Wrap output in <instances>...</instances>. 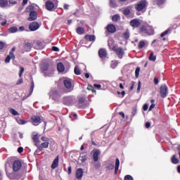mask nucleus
I'll return each mask as SVG.
<instances>
[{
  "label": "nucleus",
  "mask_w": 180,
  "mask_h": 180,
  "mask_svg": "<svg viewBox=\"0 0 180 180\" xmlns=\"http://www.w3.org/2000/svg\"><path fill=\"white\" fill-rule=\"evenodd\" d=\"M158 6H161L163 4H165V0H157Z\"/></svg>",
  "instance_id": "obj_50"
},
{
  "label": "nucleus",
  "mask_w": 180,
  "mask_h": 180,
  "mask_svg": "<svg viewBox=\"0 0 180 180\" xmlns=\"http://www.w3.org/2000/svg\"><path fill=\"white\" fill-rule=\"evenodd\" d=\"M94 88H96L97 89L102 88V86L101 84H94Z\"/></svg>",
  "instance_id": "obj_60"
},
{
  "label": "nucleus",
  "mask_w": 180,
  "mask_h": 180,
  "mask_svg": "<svg viewBox=\"0 0 180 180\" xmlns=\"http://www.w3.org/2000/svg\"><path fill=\"white\" fill-rule=\"evenodd\" d=\"M87 89H88L89 91H91L93 92V94L96 92V91L95 89H94V86H89H89H87Z\"/></svg>",
  "instance_id": "obj_56"
},
{
  "label": "nucleus",
  "mask_w": 180,
  "mask_h": 180,
  "mask_svg": "<svg viewBox=\"0 0 180 180\" xmlns=\"http://www.w3.org/2000/svg\"><path fill=\"white\" fill-rule=\"evenodd\" d=\"M15 50H16V48L13 47L10 51L9 54L7 56V57L5 59V63H6V64L11 63V60H15V57L13 53H15Z\"/></svg>",
  "instance_id": "obj_5"
},
{
  "label": "nucleus",
  "mask_w": 180,
  "mask_h": 180,
  "mask_svg": "<svg viewBox=\"0 0 180 180\" xmlns=\"http://www.w3.org/2000/svg\"><path fill=\"white\" fill-rule=\"evenodd\" d=\"M35 147H37V149L35 150L34 154V155H39V153H40V151H41L44 148L41 145H39V143H37V145H35Z\"/></svg>",
  "instance_id": "obj_28"
},
{
  "label": "nucleus",
  "mask_w": 180,
  "mask_h": 180,
  "mask_svg": "<svg viewBox=\"0 0 180 180\" xmlns=\"http://www.w3.org/2000/svg\"><path fill=\"white\" fill-rule=\"evenodd\" d=\"M93 164H94V167H95L96 169H101V162L96 161V162H94Z\"/></svg>",
  "instance_id": "obj_39"
},
{
  "label": "nucleus",
  "mask_w": 180,
  "mask_h": 180,
  "mask_svg": "<svg viewBox=\"0 0 180 180\" xmlns=\"http://www.w3.org/2000/svg\"><path fill=\"white\" fill-rule=\"evenodd\" d=\"M44 77H53L54 75V72L51 71V72H44Z\"/></svg>",
  "instance_id": "obj_43"
},
{
  "label": "nucleus",
  "mask_w": 180,
  "mask_h": 180,
  "mask_svg": "<svg viewBox=\"0 0 180 180\" xmlns=\"http://www.w3.org/2000/svg\"><path fill=\"white\" fill-rule=\"evenodd\" d=\"M0 22H1V26H5V25H6L8 22V20H6V16H4L1 14H0Z\"/></svg>",
  "instance_id": "obj_26"
},
{
  "label": "nucleus",
  "mask_w": 180,
  "mask_h": 180,
  "mask_svg": "<svg viewBox=\"0 0 180 180\" xmlns=\"http://www.w3.org/2000/svg\"><path fill=\"white\" fill-rule=\"evenodd\" d=\"M33 89H34V82L32 79L29 96L33 94Z\"/></svg>",
  "instance_id": "obj_36"
},
{
  "label": "nucleus",
  "mask_w": 180,
  "mask_h": 180,
  "mask_svg": "<svg viewBox=\"0 0 180 180\" xmlns=\"http://www.w3.org/2000/svg\"><path fill=\"white\" fill-rule=\"evenodd\" d=\"M84 39L88 41H95L96 37H95V35L87 34L84 37Z\"/></svg>",
  "instance_id": "obj_24"
},
{
  "label": "nucleus",
  "mask_w": 180,
  "mask_h": 180,
  "mask_svg": "<svg viewBox=\"0 0 180 180\" xmlns=\"http://www.w3.org/2000/svg\"><path fill=\"white\" fill-rule=\"evenodd\" d=\"M41 141H44V143L48 142L49 141V138L46 137V136H41Z\"/></svg>",
  "instance_id": "obj_57"
},
{
  "label": "nucleus",
  "mask_w": 180,
  "mask_h": 180,
  "mask_svg": "<svg viewBox=\"0 0 180 180\" xmlns=\"http://www.w3.org/2000/svg\"><path fill=\"white\" fill-rule=\"evenodd\" d=\"M110 6H116V4H115V0H110Z\"/></svg>",
  "instance_id": "obj_59"
},
{
  "label": "nucleus",
  "mask_w": 180,
  "mask_h": 180,
  "mask_svg": "<svg viewBox=\"0 0 180 180\" xmlns=\"http://www.w3.org/2000/svg\"><path fill=\"white\" fill-rule=\"evenodd\" d=\"M171 32V29L168 28L167 30H166L165 32H163L161 34L160 37H165V36H167V34Z\"/></svg>",
  "instance_id": "obj_44"
},
{
  "label": "nucleus",
  "mask_w": 180,
  "mask_h": 180,
  "mask_svg": "<svg viewBox=\"0 0 180 180\" xmlns=\"http://www.w3.org/2000/svg\"><path fill=\"white\" fill-rule=\"evenodd\" d=\"M79 160H80L82 162H85V161H86V155H84V153H81L79 158Z\"/></svg>",
  "instance_id": "obj_35"
},
{
  "label": "nucleus",
  "mask_w": 180,
  "mask_h": 180,
  "mask_svg": "<svg viewBox=\"0 0 180 180\" xmlns=\"http://www.w3.org/2000/svg\"><path fill=\"white\" fill-rule=\"evenodd\" d=\"M131 9H133V6H129L126 7L123 11L124 16H129L130 15Z\"/></svg>",
  "instance_id": "obj_21"
},
{
  "label": "nucleus",
  "mask_w": 180,
  "mask_h": 180,
  "mask_svg": "<svg viewBox=\"0 0 180 180\" xmlns=\"http://www.w3.org/2000/svg\"><path fill=\"white\" fill-rule=\"evenodd\" d=\"M141 89V82L139 81L138 83V87H137V90H136L137 94H140Z\"/></svg>",
  "instance_id": "obj_53"
},
{
  "label": "nucleus",
  "mask_w": 180,
  "mask_h": 180,
  "mask_svg": "<svg viewBox=\"0 0 180 180\" xmlns=\"http://www.w3.org/2000/svg\"><path fill=\"white\" fill-rule=\"evenodd\" d=\"M17 122H18V124H26V121H25V120L18 119V120H17Z\"/></svg>",
  "instance_id": "obj_52"
},
{
  "label": "nucleus",
  "mask_w": 180,
  "mask_h": 180,
  "mask_svg": "<svg viewBox=\"0 0 180 180\" xmlns=\"http://www.w3.org/2000/svg\"><path fill=\"white\" fill-rule=\"evenodd\" d=\"M32 50V44L30 42H27L22 47V53H26L27 51H30Z\"/></svg>",
  "instance_id": "obj_12"
},
{
  "label": "nucleus",
  "mask_w": 180,
  "mask_h": 180,
  "mask_svg": "<svg viewBox=\"0 0 180 180\" xmlns=\"http://www.w3.org/2000/svg\"><path fill=\"white\" fill-rule=\"evenodd\" d=\"M1 8H6L8 6V0H0Z\"/></svg>",
  "instance_id": "obj_31"
},
{
  "label": "nucleus",
  "mask_w": 180,
  "mask_h": 180,
  "mask_svg": "<svg viewBox=\"0 0 180 180\" xmlns=\"http://www.w3.org/2000/svg\"><path fill=\"white\" fill-rule=\"evenodd\" d=\"M5 169H6V172L7 174V175H10L11 174V170L12 169V167H11V164L9 163H6V167H5Z\"/></svg>",
  "instance_id": "obj_30"
},
{
  "label": "nucleus",
  "mask_w": 180,
  "mask_h": 180,
  "mask_svg": "<svg viewBox=\"0 0 180 180\" xmlns=\"http://www.w3.org/2000/svg\"><path fill=\"white\" fill-rule=\"evenodd\" d=\"M18 28L17 27H11L10 28H8V32L9 33H16L18 32Z\"/></svg>",
  "instance_id": "obj_34"
},
{
  "label": "nucleus",
  "mask_w": 180,
  "mask_h": 180,
  "mask_svg": "<svg viewBox=\"0 0 180 180\" xmlns=\"http://www.w3.org/2000/svg\"><path fill=\"white\" fill-rule=\"evenodd\" d=\"M129 23L134 29L139 27L141 25V22L138 19L131 20Z\"/></svg>",
  "instance_id": "obj_13"
},
{
  "label": "nucleus",
  "mask_w": 180,
  "mask_h": 180,
  "mask_svg": "<svg viewBox=\"0 0 180 180\" xmlns=\"http://www.w3.org/2000/svg\"><path fill=\"white\" fill-rule=\"evenodd\" d=\"M120 165V160H119V158H117L115 160V174H117V172L119 171V167Z\"/></svg>",
  "instance_id": "obj_29"
},
{
  "label": "nucleus",
  "mask_w": 180,
  "mask_h": 180,
  "mask_svg": "<svg viewBox=\"0 0 180 180\" xmlns=\"http://www.w3.org/2000/svg\"><path fill=\"white\" fill-rule=\"evenodd\" d=\"M49 67H50V65L47 62H42L40 64V68L41 71H43V72H44L45 71H47V70H49Z\"/></svg>",
  "instance_id": "obj_18"
},
{
  "label": "nucleus",
  "mask_w": 180,
  "mask_h": 180,
  "mask_svg": "<svg viewBox=\"0 0 180 180\" xmlns=\"http://www.w3.org/2000/svg\"><path fill=\"white\" fill-rule=\"evenodd\" d=\"M160 92L161 98H167L168 95V86H167V84H162L160 86Z\"/></svg>",
  "instance_id": "obj_6"
},
{
  "label": "nucleus",
  "mask_w": 180,
  "mask_h": 180,
  "mask_svg": "<svg viewBox=\"0 0 180 180\" xmlns=\"http://www.w3.org/2000/svg\"><path fill=\"white\" fill-rule=\"evenodd\" d=\"M32 140L34 142V146H37V144L40 143V135L39 134L33 135Z\"/></svg>",
  "instance_id": "obj_20"
},
{
  "label": "nucleus",
  "mask_w": 180,
  "mask_h": 180,
  "mask_svg": "<svg viewBox=\"0 0 180 180\" xmlns=\"http://www.w3.org/2000/svg\"><path fill=\"white\" fill-rule=\"evenodd\" d=\"M13 171L14 172H18L22 168V162L19 160H15L13 163Z\"/></svg>",
  "instance_id": "obj_7"
},
{
  "label": "nucleus",
  "mask_w": 180,
  "mask_h": 180,
  "mask_svg": "<svg viewBox=\"0 0 180 180\" xmlns=\"http://www.w3.org/2000/svg\"><path fill=\"white\" fill-rule=\"evenodd\" d=\"M146 44H147V41H141L139 43L138 47L139 49H143L146 46Z\"/></svg>",
  "instance_id": "obj_33"
},
{
  "label": "nucleus",
  "mask_w": 180,
  "mask_h": 180,
  "mask_svg": "<svg viewBox=\"0 0 180 180\" xmlns=\"http://www.w3.org/2000/svg\"><path fill=\"white\" fill-rule=\"evenodd\" d=\"M31 120L34 126H39L41 123V118L37 115L32 116Z\"/></svg>",
  "instance_id": "obj_9"
},
{
  "label": "nucleus",
  "mask_w": 180,
  "mask_h": 180,
  "mask_svg": "<svg viewBox=\"0 0 180 180\" xmlns=\"http://www.w3.org/2000/svg\"><path fill=\"white\" fill-rule=\"evenodd\" d=\"M141 32H143L144 33H146V34H148V36H151L154 34V29L150 25H143L141 29Z\"/></svg>",
  "instance_id": "obj_3"
},
{
  "label": "nucleus",
  "mask_w": 180,
  "mask_h": 180,
  "mask_svg": "<svg viewBox=\"0 0 180 180\" xmlns=\"http://www.w3.org/2000/svg\"><path fill=\"white\" fill-rule=\"evenodd\" d=\"M57 68L59 72H64V70H65V67H64V64H63V63H58Z\"/></svg>",
  "instance_id": "obj_25"
},
{
  "label": "nucleus",
  "mask_w": 180,
  "mask_h": 180,
  "mask_svg": "<svg viewBox=\"0 0 180 180\" xmlns=\"http://www.w3.org/2000/svg\"><path fill=\"white\" fill-rule=\"evenodd\" d=\"M36 19H37V12L31 11L27 20H29V22H33V20H36Z\"/></svg>",
  "instance_id": "obj_14"
},
{
  "label": "nucleus",
  "mask_w": 180,
  "mask_h": 180,
  "mask_svg": "<svg viewBox=\"0 0 180 180\" xmlns=\"http://www.w3.org/2000/svg\"><path fill=\"white\" fill-rule=\"evenodd\" d=\"M119 19H120V16H119V15H115L112 18V22H117Z\"/></svg>",
  "instance_id": "obj_45"
},
{
  "label": "nucleus",
  "mask_w": 180,
  "mask_h": 180,
  "mask_svg": "<svg viewBox=\"0 0 180 180\" xmlns=\"http://www.w3.org/2000/svg\"><path fill=\"white\" fill-rule=\"evenodd\" d=\"M172 162L173 164H178V162H179V160L178 158H176V156L175 155H174L172 157Z\"/></svg>",
  "instance_id": "obj_40"
},
{
  "label": "nucleus",
  "mask_w": 180,
  "mask_h": 180,
  "mask_svg": "<svg viewBox=\"0 0 180 180\" xmlns=\"http://www.w3.org/2000/svg\"><path fill=\"white\" fill-rule=\"evenodd\" d=\"M8 2L11 5H16V4H18L15 0H9Z\"/></svg>",
  "instance_id": "obj_58"
},
{
  "label": "nucleus",
  "mask_w": 180,
  "mask_h": 180,
  "mask_svg": "<svg viewBox=\"0 0 180 180\" xmlns=\"http://www.w3.org/2000/svg\"><path fill=\"white\" fill-rule=\"evenodd\" d=\"M61 96H63V93L57 90H52L50 92V98L55 102H60V101L61 100Z\"/></svg>",
  "instance_id": "obj_1"
},
{
  "label": "nucleus",
  "mask_w": 180,
  "mask_h": 180,
  "mask_svg": "<svg viewBox=\"0 0 180 180\" xmlns=\"http://www.w3.org/2000/svg\"><path fill=\"white\" fill-rule=\"evenodd\" d=\"M117 64H119V63L117 60L112 61L110 64L111 68H112V70H115V68L117 67Z\"/></svg>",
  "instance_id": "obj_37"
},
{
  "label": "nucleus",
  "mask_w": 180,
  "mask_h": 180,
  "mask_svg": "<svg viewBox=\"0 0 180 180\" xmlns=\"http://www.w3.org/2000/svg\"><path fill=\"white\" fill-rule=\"evenodd\" d=\"M84 175V170L82 168H79L76 170V178L77 179H82Z\"/></svg>",
  "instance_id": "obj_17"
},
{
  "label": "nucleus",
  "mask_w": 180,
  "mask_h": 180,
  "mask_svg": "<svg viewBox=\"0 0 180 180\" xmlns=\"http://www.w3.org/2000/svg\"><path fill=\"white\" fill-rule=\"evenodd\" d=\"M130 37V32H129V30H127L126 32L123 34V38L125 39V40L129 39Z\"/></svg>",
  "instance_id": "obj_41"
},
{
  "label": "nucleus",
  "mask_w": 180,
  "mask_h": 180,
  "mask_svg": "<svg viewBox=\"0 0 180 180\" xmlns=\"http://www.w3.org/2000/svg\"><path fill=\"white\" fill-rule=\"evenodd\" d=\"M10 112L13 115V116H18V115H19V113L18 112V111H16L15 109L13 108H11L10 109Z\"/></svg>",
  "instance_id": "obj_46"
},
{
  "label": "nucleus",
  "mask_w": 180,
  "mask_h": 180,
  "mask_svg": "<svg viewBox=\"0 0 180 180\" xmlns=\"http://www.w3.org/2000/svg\"><path fill=\"white\" fill-rule=\"evenodd\" d=\"M21 84H23V79H20L17 83L16 85H20Z\"/></svg>",
  "instance_id": "obj_61"
},
{
  "label": "nucleus",
  "mask_w": 180,
  "mask_h": 180,
  "mask_svg": "<svg viewBox=\"0 0 180 180\" xmlns=\"http://www.w3.org/2000/svg\"><path fill=\"white\" fill-rule=\"evenodd\" d=\"M58 161H59V158L58 156H57L53 162H52V165H51V168L52 169H56V168H57V167H58Z\"/></svg>",
  "instance_id": "obj_23"
},
{
  "label": "nucleus",
  "mask_w": 180,
  "mask_h": 180,
  "mask_svg": "<svg viewBox=\"0 0 180 180\" xmlns=\"http://www.w3.org/2000/svg\"><path fill=\"white\" fill-rule=\"evenodd\" d=\"M45 5L47 11H53L54 9V3L51 1H47Z\"/></svg>",
  "instance_id": "obj_19"
},
{
  "label": "nucleus",
  "mask_w": 180,
  "mask_h": 180,
  "mask_svg": "<svg viewBox=\"0 0 180 180\" xmlns=\"http://www.w3.org/2000/svg\"><path fill=\"white\" fill-rule=\"evenodd\" d=\"M146 6H147V1L146 0H142L139 3L135 4V9L138 11V12H141Z\"/></svg>",
  "instance_id": "obj_4"
},
{
  "label": "nucleus",
  "mask_w": 180,
  "mask_h": 180,
  "mask_svg": "<svg viewBox=\"0 0 180 180\" xmlns=\"http://www.w3.org/2000/svg\"><path fill=\"white\" fill-rule=\"evenodd\" d=\"M63 84L66 89H71V88H72V83L71 82V79H65L63 81Z\"/></svg>",
  "instance_id": "obj_15"
},
{
  "label": "nucleus",
  "mask_w": 180,
  "mask_h": 180,
  "mask_svg": "<svg viewBox=\"0 0 180 180\" xmlns=\"http://www.w3.org/2000/svg\"><path fill=\"white\" fill-rule=\"evenodd\" d=\"M107 168L108 169H113V168H115V165L112 163H109L107 165Z\"/></svg>",
  "instance_id": "obj_51"
},
{
  "label": "nucleus",
  "mask_w": 180,
  "mask_h": 180,
  "mask_svg": "<svg viewBox=\"0 0 180 180\" xmlns=\"http://www.w3.org/2000/svg\"><path fill=\"white\" fill-rule=\"evenodd\" d=\"M40 27V24L37 22H32L30 23L29 29L30 32H36V30H39Z\"/></svg>",
  "instance_id": "obj_10"
},
{
  "label": "nucleus",
  "mask_w": 180,
  "mask_h": 180,
  "mask_svg": "<svg viewBox=\"0 0 180 180\" xmlns=\"http://www.w3.org/2000/svg\"><path fill=\"white\" fill-rule=\"evenodd\" d=\"M150 61H155L157 56H154V52H151L149 56Z\"/></svg>",
  "instance_id": "obj_38"
},
{
  "label": "nucleus",
  "mask_w": 180,
  "mask_h": 180,
  "mask_svg": "<svg viewBox=\"0 0 180 180\" xmlns=\"http://www.w3.org/2000/svg\"><path fill=\"white\" fill-rule=\"evenodd\" d=\"M18 153H19V154H21V153H23V148L22 147H19L18 148Z\"/></svg>",
  "instance_id": "obj_63"
},
{
  "label": "nucleus",
  "mask_w": 180,
  "mask_h": 180,
  "mask_svg": "<svg viewBox=\"0 0 180 180\" xmlns=\"http://www.w3.org/2000/svg\"><path fill=\"white\" fill-rule=\"evenodd\" d=\"M62 102L63 105L71 106V105H74L75 102H77V99L74 96H68L63 98Z\"/></svg>",
  "instance_id": "obj_2"
},
{
  "label": "nucleus",
  "mask_w": 180,
  "mask_h": 180,
  "mask_svg": "<svg viewBox=\"0 0 180 180\" xmlns=\"http://www.w3.org/2000/svg\"><path fill=\"white\" fill-rule=\"evenodd\" d=\"M34 8V7H33V6H28L26 8L25 11H26V12H30V13H31L32 11H33Z\"/></svg>",
  "instance_id": "obj_48"
},
{
  "label": "nucleus",
  "mask_w": 180,
  "mask_h": 180,
  "mask_svg": "<svg viewBox=\"0 0 180 180\" xmlns=\"http://www.w3.org/2000/svg\"><path fill=\"white\" fill-rule=\"evenodd\" d=\"M49 144H50V143L49 141L48 142H44V143H41L42 148H49Z\"/></svg>",
  "instance_id": "obj_47"
},
{
  "label": "nucleus",
  "mask_w": 180,
  "mask_h": 180,
  "mask_svg": "<svg viewBox=\"0 0 180 180\" xmlns=\"http://www.w3.org/2000/svg\"><path fill=\"white\" fill-rule=\"evenodd\" d=\"M25 71V68L23 67H20V72H19V77H22V74H23Z\"/></svg>",
  "instance_id": "obj_55"
},
{
  "label": "nucleus",
  "mask_w": 180,
  "mask_h": 180,
  "mask_svg": "<svg viewBox=\"0 0 180 180\" xmlns=\"http://www.w3.org/2000/svg\"><path fill=\"white\" fill-rule=\"evenodd\" d=\"M52 50L53 51H60V49H58L57 46H53Z\"/></svg>",
  "instance_id": "obj_62"
},
{
  "label": "nucleus",
  "mask_w": 180,
  "mask_h": 180,
  "mask_svg": "<svg viewBox=\"0 0 180 180\" xmlns=\"http://www.w3.org/2000/svg\"><path fill=\"white\" fill-rule=\"evenodd\" d=\"M93 160L96 162L99 160V156L101 155V150L99 149L94 150L93 151Z\"/></svg>",
  "instance_id": "obj_11"
},
{
  "label": "nucleus",
  "mask_w": 180,
  "mask_h": 180,
  "mask_svg": "<svg viewBox=\"0 0 180 180\" xmlns=\"http://www.w3.org/2000/svg\"><path fill=\"white\" fill-rule=\"evenodd\" d=\"M5 47V44L2 41H0V50H2Z\"/></svg>",
  "instance_id": "obj_64"
},
{
  "label": "nucleus",
  "mask_w": 180,
  "mask_h": 180,
  "mask_svg": "<svg viewBox=\"0 0 180 180\" xmlns=\"http://www.w3.org/2000/svg\"><path fill=\"white\" fill-rule=\"evenodd\" d=\"M74 71L76 75H81V70H79L78 66H75Z\"/></svg>",
  "instance_id": "obj_42"
},
{
  "label": "nucleus",
  "mask_w": 180,
  "mask_h": 180,
  "mask_svg": "<svg viewBox=\"0 0 180 180\" xmlns=\"http://www.w3.org/2000/svg\"><path fill=\"white\" fill-rule=\"evenodd\" d=\"M124 180H134V179H133V176H130V175H129V174L126 175V176H124Z\"/></svg>",
  "instance_id": "obj_54"
},
{
  "label": "nucleus",
  "mask_w": 180,
  "mask_h": 180,
  "mask_svg": "<svg viewBox=\"0 0 180 180\" xmlns=\"http://www.w3.org/2000/svg\"><path fill=\"white\" fill-rule=\"evenodd\" d=\"M85 107V98L84 97L79 98V108Z\"/></svg>",
  "instance_id": "obj_27"
},
{
  "label": "nucleus",
  "mask_w": 180,
  "mask_h": 180,
  "mask_svg": "<svg viewBox=\"0 0 180 180\" xmlns=\"http://www.w3.org/2000/svg\"><path fill=\"white\" fill-rule=\"evenodd\" d=\"M112 50L114 51H115V53L118 56L119 58H123V54L124 53L123 51V49H122L121 47H117V46H114L112 47Z\"/></svg>",
  "instance_id": "obj_8"
},
{
  "label": "nucleus",
  "mask_w": 180,
  "mask_h": 180,
  "mask_svg": "<svg viewBox=\"0 0 180 180\" xmlns=\"http://www.w3.org/2000/svg\"><path fill=\"white\" fill-rule=\"evenodd\" d=\"M107 32L108 33H115L116 32V27L112 24H109L106 27Z\"/></svg>",
  "instance_id": "obj_16"
},
{
  "label": "nucleus",
  "mask_w": 180,
  "mask_h": 180,
  "mask_svg": "<svg viewBox=\"0 0 180 180\" xmlns=\"http://www.w3.org/2000/svg\"><path fill=\"white\" fill-rule=\"evenodd\" d=\"M76 32L77 34H84V33H85V29H84V27H79L76 30Z\"/></svg>",
  "instance_id": "obj_32"
},
{
  "label": "nucleus",
  "mask_w": 180,
  "mask_h": 180,
  "mask_svg": "<svg viewBox=\"0 0 180 180\" xmlns=\"http://www.w3.org/2000/svg\"><path fill=\"white\" fill-rule=\"evenodd\" d=\"M108 55L106 51L104 49H101L98 51V56L100 58H105Z\"/></svg>",
  "instance_id": "obj_22"
},
{
  "label": "nucleus",
  "mask_w": 180,
  "mask_h": 180,
  "mask_svg": "<svg viewBox=\"0 0 180 180\" xmlns=\"http://www.w3.org/2000/svg\"><path fill=\"white\" fill-rule=\"evenodd\" d=\"M139 74H140V68H136V69L135 70L136 78H139Z\"/></svg>",
  "instance_id": "obj_49"
}]
</instances>
